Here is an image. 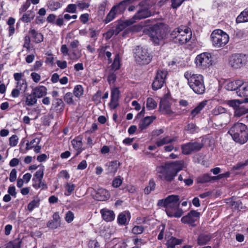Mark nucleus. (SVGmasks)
Here are the masks:
<instances>
[{"label": "nucleus", "instance_id": "obj_1", "mask_svg": "<svg viewBox=\"0 0 248 248\" xmlns=\"http://www.w3.org/2000/svg\"><path fill=\"white\" fill-rule=\"evenodd\" d=\"M189 87L197 94L204 93L205 88L203 77L201 74H194L192 71H187L184 74Z\"/></svg>", "mask_w": 248, "mask_h": 248}, {"label": "nucleus", "instance_id": "obj_2", "mask_svg": "<svg viewBox=\"0 0 248 248\" xmlns=\"http://www.w3.org/2000/svg\"><path fill=\"white\" fill-rule=\"evenodd\" d=\"M183 168L182 164L177 161L166 163L159 168L158 172L161 179L171 182L177 175V173Z\"/></svg>", "mask_w": 248, "mask_h": 248}, {"label": "nucleus", "instance_id": "obj_3", "mask_svg": "<svg viewBox=\"0 0 248 248\" xmlns=\"http://www.w3.org/2000/svg\"><path fill=\"white\" fill-rule=\"evenodd\" d=\"M236 142L246 143L248 140V129L245 124L237 122L233 124L228 132Z\"/></svg>", "mask_w": 248, "mask_h": 248}, {"label": "nucleus", "instance_id": "obj_4", "mask_svg": "<svg viewBox=\"0 0 248 248\" xmlns=\"http://www.w3.org/2000/svg\"><path fill=\"white\" fill-rule=\"evenodd\" d=\"M191 31L189 28L181 26L174 29L170 34L172 41L177 44L183 45L190 40Z\"/></svg>", "mask_w": 248, "mask_h": 248}, {"label": "nucleus", "instance_id": "obj_5", "mask_svg": "<svg viewBox=\"0 0 248 248\" xmlns=\"http://www.w3.org/2000/svg\"><path fill=\"white\" fill-rule=\"evenodd\" d=\"M213 46L217 48L225 46L229 41V35L221 30H215L211 34Z\"/></svg>", "mask_w": 248, "mask_h": 248}, {"label": "nucleus", "instance_id": "obj_6", "mask_svg": "<svg viewBox=\"0 0 248 248\" xmlns=\"http://www.w3.org/2000/svg\"><path fill=\"white\" fill-rule=\"evenodd\" d=\"M248 62V56L243 53H234L231 55L228 60L229 66L233 69H240Z\"/></svg>", "mask_w": 248, "mask_h": 248}, {"label": "nucleus", "instance_id": "obj_7", "mask_svg": "<svg viewBox=\"0 0 248 248\" xmlns=\"http://www.w3.org/2000/svg\"><path fill=\"white\" fill-rule=\"evenodd\" d=\"M180 205V197L178 195H171L167 197L164 199L158 200V206H162L167 210H176Z\"/></svg>", "mask_w": 248, "mask_h": 248}, {"label": "nucleus", "instance_id": "obj_8", "mask_svg": "<svg viewBox=\"0 0 248 248\" xmlns=\"http://www.w3.org/2000/svg\"><path fill=\"white\" fill-rule=\"evenodd\" d=\"M134 53L135 60L140 64H148L151 60V56L145 47L137 46Z\"/></svg>", "mask_w": 248, "mask_h": 248}, {"label": "nucleus", "instance_id": "obj_9", "mask_svg": "<svg viewBox=\"0 0 248 248\" xmlns=\"http://www.w3.org/2000/svg\"><path fill=\"white\" fill-rule=\"evenodd\" d=\"M212 59L211 54L207 52L198 55L195 59L197 67L204 69L212 65Z\"/></svg>", "mask_w": 248, "mask_h": 248}, {"label": "nucleus", "instance_id": "obj_10", "mask_svg": "<svg viewBox=\"0 0 248 248\" xmlns=\"http://www.w3.org/2000/svg\"><path fill=\"white\" fill-rule=\"evenodd\" d=\"M227 104L234 109V116L235 117H240L248 113V108L242 105V102L239 100H229Z\"/></svg>", "mask_w": 248, "mask_h": 248}, {"label": "nucleus", "instance_id": "obj_11", "mask_svg": "<svg viewBox=\"0 0 248 248\" xmlns=\"http://www.w3.org/2000/svg\"><path fill=\"white\" fill-rule=\"evenodd\" d=\"M168 72L166 70H159L152 83V88L154 91L161 89L165 82Z\"/></svg>", "mask_w": 248, "mask_h": 248}, {"label": "nucleus", "instance_id": "obj_12", "mask_svg": "<svg viewBox=\"0 0 248 248\" xmlns=\"http://www.w3.org/2000/svg\"><path fill=\"white\" fill-rule=\"evenodd\" d=\"M203 146L202 143L197 141L189 142L182 145V152L184 155H189L199 151Z\"/></svg>", "mask_w": 248, "mask_h": 248}, {"label": "nucleus", "instance_id": "obj_13", "mask_svg": "<svg viewBox=\"0 0 248 248\" xmlns=\"http://www.w3.org/2000/svg\"><path fill=\"white\" fill-rule=\"evenodd\" d=\"M152 15L151 12L148 8L142 7L140 8L127 22L130 24H134L138 20L145 18Z\"/></svg>", "mask_w": 248, "mask_h": 248}, {"label": "nucleus", "instance_id": "obj_14", "mask_svg": "<svg viewBox=\"0 0 248 248\" xmlns=\"http://www.w3.org/2000/svg\"><path fill=\"white\" fill-rule=\"evenodd\" d=\"M200 213L195 210H191L187 215L181 218V221L185 224H188L192 226L196 225L194 222L200 217Z\"/></svg>", "mask_w": 248, "mask_h": 248}, {"label": "nucleus", "instance_id": "obj_15", "mask_svg": "<svg viewBox=\"0 0 248 248\" xmlns=\"http://www.w3.org/2000/svg\"><path fill=\"white\" fill-rule=\"evenodd\" d=\"M162 30L158 26L150 28V37L151 40L156 45H158L163 38Z\"/></svg>", "mask_w": 248, "mask_h": 248}, {"label": "nucleus", "instance_id": "obj_16", "mask_svg": "<svg viewBox=\"0 0 248 248\" xmlns=\"http://www.w3.org/2000/svg\"><path fill=\"white\" fill-rule=\"evenodd\" d=\"M23 77L24 74L22 73H15L14 74V79L16 81V87L22 92H25L27 88L26 80Z\"/></svg>", "mask_w": 248, "mask_h": 248}, {"label": "nucleus", "instance_id": "obj_17", "mask_svg": "<svg viewBox=\"0 0 248 248\" xmlns=\"http://www.w3.org/2000/svg\"><path fill=\"white\" fill-rule=\"evenodd\" d=\"M135 0H124L114 5L113 7L115 9L118 14H122L125 10L126 8L131 4L135 2Z\"/></svg>", "mask_w": 248, "mask_h": 248}, {"label": "nucleus", "instance_id": "obj_18", "mask_svg": "<svg viewBox=\"0 0 248 248\" xmlns=\"http://www.w3.org/2000/svg\"><path fill=\"white\" fill-rule=\"evenodd\" d=\"M178 138L177 137H170L167 136L165 137L160 138L155 142L157 147H160L165 144L172 143L173 142L177 141Z\"/></svg>", "mask_w": 248, "mask_h": 248}, {"label": "nucleus", "instance_id": "obj_19", "mask_svg": "<svg viewBox=\"0 0 248 248\" xmlns=\"http://www.w3.org/2000/svg\"><path fill=\"white\" fill-rule=\"evenodd\" d=\"M103 219L107 222L113 221L115 218V214L112 210H108L107 208H104L100 210Z\"/></svg>", "mask_w": 248, "mask_h": 248}, {"label": "nucleus", "instance_id": "obj_20", "mask_svg": "<svg viewBox=\"0 0 248 248\" xmlns=\"http://www.w3.org/2000/svg\"><path fill=\"white\" fill-rule=\"evenodd\" d=\"M207 100H204L200 102L196 108L191 110L189 115V117L192 119L195 118L198 114L201 113V111L207 105Z\"/></svg>", "mask_w": 248, "mask_h": 248}, {"label": "nucleus", "instance_id": "obj_21", "mask_svg": "<svg viewBox=\"0 0 248 248\" xmlns=\"http://www.w3.org/2000/svg\"><path fill=\"white\" fill-rule=\"evenodd\" d=\"M95 196L97 200L104 201L109 198L110 195L108 190L101 188L98 189Z\"/></svg>", "mask_w": 248, "mask_h": 248}, {"label": "nucleus", "instance_id": "obj_22", "mask_svg": "<svg viewBox=\"0 0 248 248\" xmlns=\"http://www.w3.org/2000/svg\"><path fill=\"white\" fill-rule=\"evenodd\" d=\"M156 119L154 116H147L140 121L139 125L141 130L146 129L148 126Z\"/></svg>", "mask_w": 248, "mask_h": 248}, {"label": "nucleus", "instance_id": "obj_23", "mask_svg": "<svg viewBox=\"0 0 248 248\" xmlns=\"http://www.w3.org/2000/svg\"><path fill=\"white\" fill-rule=\"evenodd\" d=\"M29 34L32 38L33 41L35 43H39L43 41L44 37L43 34L37 31L35 29H31L29 31Z\"/></svg>", "mask_w": 248, "mask_h": 248}, {"label": "nucleus", "instance_id": "obj_24", "mask_svg": "<svg viewBox=\"0 0 248 248\" xmlns=\"http://www.w3.org/2000/svg\"><path fill=\"white\" fill-rule=\"evenodd\" d=\"M32 93L36 98H40L46 95L47 89L45 86H40L33 89Z\"/></svg>", "mask_w": 248, "mask_h": 248}, {"label": "nucleus", "instance_id": "obj_25", "mask_svg": "<svg viewBox=\"0 0 248 248\" xmlns=\"http://www.w3.org/2000/svg\"><path fill=\"white\" fill-rule=\"evenodd\" d=\"M71 142L73 148L77 151L76 155H78L83 150L81 138L77 137L73 140Z\"/></svg>", "mask_w": 248, "mask_h": 248}, {"label": "nucleus", "instance_id": "obj_26", "mask_svg": "<svg viewBox=\"0 0 248 248\" xmlns=\"http://www.w3.org/2000/svg\"><path fill=\"white\" fill-rule=\"evenodd\" d=\"M241 85H242V80H236L228 82L225 85V88L229 91H237L239 89Z\"/></svg>", "mask_w": 248, "mask_h": 248}, {"label": "nucleus", "instance_id": "obj_27", "mask_svg": "<svg viewBox=\"0 0 248 248\" xmlns=\"http://www.w3.org/2000/svg\"><path fill=\"white\" fill-rule=\"evenodd\" d=\"M32 186L36 189L40 188L42 190H46L47 189V186L43 179H32Z\"/></svg>", "mask_w": 248, "mask_h": 248}, {"label": "nucleus", "instance_id": "obj_28", "mask_svg": "<svg viewBox=\"0 0 248 248\" xmlns=\"http://www.w3.org/2000/svg\"><path fill=\"white\" fill-rule=\"evenodd\" d=\"M237 95L240 97L248 96V82L244 83L242 81V85L240 86L239 89L236 91Z\"/></svg>", "mask_w": 248, "mask_h": 248}, {"label": "nucleus", "instance_id": "obj_29", "mask_svg": "<svg viewBox=\"0 0 248 248\" xmlns=\"http://www.w3.org/2000/svg\"><path fill=\"white\" fill-rule=\"evenodd\" d=\"M211 236L209 234H201L197 239V243L200 246L206 245L210 241Z\"/></svg>", "mask_w": 248, "mask_h": 248}, {"label": "nucleus", "instance_id": "obj_30", "mask_svg": "<svg viewBox=\"0 0 248 248\" xmlns=\"http://www.w3.org/2000/svg\"><path fill=\"white\" fill-rule=\"evenodd\" d=\"M129 20V19L126 20L124 21L119 22L116 25L115 29H113L115 31V35H117L121 31L124 29L127 26H130L133 24H130L127 22Z\"/></svg>", "mask_w": 248, "mask_h": 248}, {"label": "nucleus", "instance_id": "obj_31", "mask_svg": "<svg viewBox=\"0 0 248 248\" xmlns=\"http://www.w3.org/2000/svg\"><path fill=\"white\" fill-rule=\"evenodd\" d=\"M248 21V9H246L237 16L236 22L237 23Z\"/></svg>", "mask_w": 248, "mask_h": 248}, {"label": "nucleus", "instance_id": "obj_32", "mask_svg": "<svg viewBox=\"0 0 248 248\" xmlns=\"http://www.w3.org/2000/svg\"><path fill=\"white\" fill-rule=\"evenodd\" d=\"M37 102V98L31 92V94H28L26 97V105L28 106L34 105Z\"/></svg>", "mask_w": 248, "mask_h": 248}, {"label": "nucleus", "instance_id": "obj_33", "mask_svg": "<svg viewBox=\"0 0 248 248\" xmlns=\"http://www.w3.org/2000/svg\"><path fill=\"white\" fill-rule=\"evenodd\" d=\"M166 214L170 217H180L182 216L183 212L182 209L178 207L176 210H167Z\"/></svg>", "mask_w": 248, "mask_h": 248}, {"label": "nucleus", "instance_id": "obj_34", "mask_svg": "<svg viewBox=\"0 0 248 248\" xmlns=\"http://www.w3.org/2000/svg\"><path fill=\"white\" fill-rule=\"evenodd\" d=\"M128 218L129 219V215L128 213H121L118 217V222L121 225H126Z\"/></svg>", "mask_w": 248, "mask_h": 248}, {"label": "nucleus", "instance_id": "obj_35", "mask_svg": "<svg viewBox=\"0 0 248 248\" xmlns=\"http://www.w3.org/2000/svg\"><path fill=\"white\" fill-rule=\"evenodd\" d=\"M35 14L31 11H28L27 13L24 14L21 20L24 22L28 23L31 22L34 17Z\"/></svg>", "mask_w": 248, "mask_h": 248}, {"label": "nucleus", "instance_id": "obj_36", "mask_svg": "<svg viewBox=\"0 0 248 248\" xmlns=\"http://www.w3.org/2000/svg\"><path fill=\"white\" fill-rule=\"evenodd\" d=\"M62 4L58 1H55L51 0L48 1L47 6L48 8L52 11H55L60 9Z\"/></svg>", "mask_w": 248, "mask_h": 248}, {"label": "nucleus", "instance_id": "obj_37", "mask_svg": "<svg viewBox=\"0 0 248 248\" xmlns=\"http://www.w3.org/2000/svg\"><path fill=\"white\" fill-rule=\"evenodd\" d=\"M119 167V163L117 161H113L110 162L108 168V172L109 173H115Z\"/></svg>", "mask_w": 248, "mask_h": 248}, {"label": "nucleus", "instance_id": "obj_38", "mask_svg": "<svg viewBox=\"0 0 248 248\" xmlns=\"http://www.w3.org/2000/svg\"><path fill=\"white\" fill-rule=\"evenodd\" d=\"M181 243V241L173 237H171L168 240L166 245L168 248H174L175 246Z\"/></svg>", "mask_w": 248, "mask_h": 248}, {"label": "nucleus", "instance_id": "obj_39", "mask_svg": "<svg viewBox=\"0 0 248 248\" xmlns=\"http://www.w3.org/2000/svg\"><path fill=\"white\" fill-rule=\"evenodd\" d=\"M118 13L116 11L115 9L112 7L110 11L107 15L106 18L104 20V22L106 24L109 23L116 16V15H117Z\"/></svg>", "mask_w": 248, "mask_h": 248}, {"label": "nucleus", "instance_id": "obj_40", "mask_svg": "<svg viewBox=\"0 0 248 248\" xmlns=\"http://www.w3.org/2000/svg\"><path fill=\"white\" fill-rule=\"evenodd\" d=\"M52 105L57 110H62L63 109L64 103L62 99L60 98H55Z\"/></svg>", "mask_w": 248, "mask_h": 248}, {"label": "nucleus", "instance_id": "obj_41", "mask_svg": "<svg viewBox=\"0 0 248 248\" xmlns=\"http://www.w3.org/2000/svg\"><path fill=\"white\" fill-rule=\"evenodd\" d=\"M157 103L151 97H148L146 100V108L148 110H152L156 108Z\"/></svg>", "mask_w": 248, "mask_h": 248}, {"label": "nucleus", "instance_id": "obj_42", "mask_svg": "<svg viewBox=\"0 0 248 248\" xmlns=\"http://www.w3.org/2000/svg\"><path fill=\"white\" fill-rule=\"evenodd\" d=\"M45 168L44 166H40L39 169L36 171L33 175L32 179H43L44 174Z\"/></svg>", "mask_w": 248, "mask_h": 248}, {"label": "nucleus", "instance_id": "obj_43", "mask_svg": "<svg viewBox=\"0 0 248 248\" xmlns=\"http://www.w3.org/2000/svg\"><path fill=\"white\" fill-rule=\"evenodd\" d=\"M210 182V176L207 173L199 176L197 178L198 183L203 184Z\"/></svg>", "mask_w": 248, "mask_h": 248}, {"label": "nucleus", "instance_id": "obj_44", "mask_svg": "<svg viewBox=\"0 0 248 248\" xmlns=\"http://www.w3.org/2000/svg\"><path fill=\"white\" fill-rule=\"evenodd\" d=\"M155 184L153 180H150L148 185L144 188V192L145 194H149L152 191L155 190Z\"/></svg>", "mask_w": 248, "mask_h": 248}, {"label": "nucleus", "instance_id": "obj_45", "mask_svg": "<svg viewBox=\"0 0 248 248\" xmlns=\"http://www.w3.org/2000/svg\"><path fill=\"white\" fill-rule=\"evenodd\" d=\"M40 142V139L38 138H36L31 141L30 142H28L26 143V150H29L33 148L36 145L39 144Z\"/></svg>", "mask_w": 248, "mask_h": 248}, {"label": "nucleus", "instance_id": "obj_46", "mask_svg": "<svg viewBox=\"0 0 248 248\" xmlns=\"http://www.w3.org/2000/svg\"><path fill=\"white\" fill-rule=\"evenodd\" d=\"M74 94L77 97H80L83 93V88L80 85L76 86L73 91Z\"/></svg>", "mask_w": 248, "mask_h": 248}, {"label": "nucleus", "instance_id": "obj_47", "mask_svg": "<svg viewBox=\"0 0 248 248\" xmlns=\"http://www.w3.org/2000/svg\"><path fill=\"white\" fill-rule=\"evenodd\" d=\"M111 66V69L114 71H116L120 68V59H119V57L118 55H117L115 57Z\"/></svg>", "mask_w": 248, "mask_h": 248}, {"label": "nucleus", "instance_id": "obj_48", "mask_svg": "<svg viewBox=\"0 0 248 248\" xmlns=\"http://www.w3.org/2000/svg\"><path fill=\"white\" fill-rule=\"evenodd\" d=\"M63 99L68 104L71 105L74 103L73 94L70 92L67 93L65 94Z\"/></svg>", "mask_w": 248, "mask_h": 248}, {"label": "nucleus", "instance_id": "obj_49", "mask_svg": "<svg viewBox=\"0 0 248 248\" xmlns=\"http://www.w3.org/2000/svg\"><path fill=\"white\" fill-rule=\"evenodd\" d=\"M226 112V108L221 106H218L213 109L212 114L214 115H218L224 113Z\"/></svg>", "mask_w": 248, "mask_h": 248}, {"label": "nucleus", "instance_id": "obj_50", "mask_svg": "<svg viewBox=\"0 0 248 248\" xmlns=\"http://www.w3.org/2000/svg\"><path fill=\"white\" fill-rule=\"evenodd\" d=\"M77 6L81 10L87 9L90 6V3L86 2L84 0H79L77 2Z\"/></svg>", "mask_w": 248, "mask_h": 248}, {"label": "nucleus", "instance_id": "obj_51", "mask_svg": "<svg viewBox=\"0 0 248 248\" xmlns=\"http://www.w3.org/2000/svg\"><path fill=\"white\" fill-rule=\"evenodd\" d=\"M18 142V138L17 135H13L9 139V145L11 147L16 146Z\"/></svg>", "mask_w": 248, "mask_h": 248}, {"label": "nucleus", "instance_id": "obj_52", "mask_svg": "<svg viewBox=\"0 0 248 248\" xmlns=\"http://www.w3.org/2000/svg\"><path fill=\"white\" fill-rule=\"evenodd\" d=\"M77 7L76 4H68L65 9V12L70 13H76L77 12Z\"/></svg>", "mask_w": 248, "mask_h": 248}, {"label": "nucleus", "instance_id": "obj_53", "mask_svg": "<svg viewBox=\"0 0 248 248\" xmlns=\"http://www.w3.org/2000/svg\"><path fill=\"white\" fill-rule=\"evenodd\" d=\"M197 127L192 123L188 124L186 127L185 129L188 131L190 133H194L197 131Z\"/></svg>", "mask_w": 248, "mask_h": 248}, {"label": "nucleus", "instance_id": "obj_54", "mask_svg": "<svg viewBox=\"0 0 248 248\" xmlns=\"http://www.w3.org/2000/svg\"><path fill=\"white\" fill-rule=\"evenodd\" d=\"M66 192L64 194L66 196H69L74 190L75 186L74 184H70L67 183L65 186Z\"/></svg>", "mask_w": 248, "mask_h": 248}, {"label": "nucleus", "instance_id": "obj_55", "mask_svg": "<svg viewBox=\"0 0 248 248\" xmlns=\"http://www.w3.org/2000/svg\"><path fill=\"white\" fill-rule=\"evenodd\" d=\"M144 231V227L140 226H135L132 229V232L135 234H141Z\"/></svg>", "mask_w": 248, "mask_h": 248}, {"label": "nucleus", "instance_id": "obj_56", "mask_svg": "<svg viewBox=\"0 0 248 248\" xmlns=\"http://www.w3.org/2000/svg\"><path fill=\"white\" fill-rule=\"evenodd\" d=\"M120 96V91L118 88L112 89L111 92V98L119 99Z\"/></svg>", "mask_w": 248, "mask_h": 248}, {"label": "nucleus", "instance_id": "obj_57", "mask_svg": "<svg viewBox=\"0 0 248 248\" xmlns=\"http://www.w3.org/2000/svg\"><path fill=\"white\" fill-rule=\"evenodd\" d=\"M248 164V160H246L245 162H239L235 165L233 166L232 169L233 170H239L246 166Z\"/></svg>", "mask_w": 248, "mask_h": 248}, {"label": "nucleus", "instance_id": "obj_58", "mask_svg": "<svg viewBox=\"0 0 248 248\" xmlns=\"http://www.w3.org/2000/svg\"><path fill=\"white\" fill-rule=\"evenodd\" d=\"M31 5L30 0H27L19 9V13H22L25 12Z\"/></svg>", "mask_w": 248, "mask_h": 248}, {"label": "nucleus", "instance_id": "obj_59", "mask_svg": "<svg viewBox=\"0 0 248 248\" xmlns=\"http://www.w3.org/2000/svg\"><path fill=\"white\" fill-rule=\"evenodd\" d=\"M38 202L36 201L33 200L28 205V210L32 211L34 208L38 206Z\"/></svg>", "mask_w": 248, "mask_h": 248}, {"label": "nucleus", "instance_id": "obj_60", "mask_svg": "<svg viewBox=\"0 0 248 248\" xmlns=\"http://www.w3.org/2000/svg\"><path fill=\"white\" fill-rule=\"evenodd\" d=\"M31 37L30 36L26 35L24 37L23 47L26 48L28 50L30 48Z\"/></svg>", "mask_w": 248, "mask_h": 248}, {"label": "nucleus", "instance_id": "obj_61", "mask_svg": "<svg viewBox=\"0 0 248 248\" xmlns=\"http://www.w3.org/2000/svg\"><path fill=\"white\" fill-rule=\"evenodd\" d=\"M61 225V223H58L53 220H50L47 223V226L48 228L54 229L59 227Z\"/></svg>", "mask_w": 248, "mask_h": 248}, {"label": "nucleus", "instance_id": "obj_62", "mask_svg": "<svg viewBox=\"0 0 248 248\" xmlns=\"http://www.w3.org/2000/svg\"><path fill=\"white\" fill-rule=\"evenodd\" d=\"M74 218V215L73 213L70 211H69L65 215V220L68 222L70 223L71 222Z\"/></svg>", "mask_w": 248, "mask_h": 248}, {"label": "nucleus", "instance_id": "obj_63", "mask_svg": "<svg viewBox=\"0 0 248 248\" xmlns=\"http://www.w3.org/2000/svg\"><path fill=\"white\" fill-rule=\"evenodd\" d=\"M17 171L16 169H13L12 170L10 174L9 180L11 182H15L16 179Z\"/></svg>", "mask_w": 248, "mask_h": 248}, {"label": "nucleus", "instance_id": "obj_64", "mask_svg": "<svg viewBox=\"0 0 248 248\" xmlns=\"http://www.w3.org/2000/svg\"><path fill=\"white\" fill-rule=\"evenodd\" d=\"M31 77L33 81L35 83H38L41 79V76L39 74L35 72H32L31 74Z\"/></svg>", "mask_w": 248, "mask_h": 248}]
</instances>
